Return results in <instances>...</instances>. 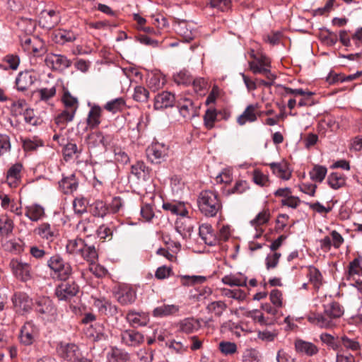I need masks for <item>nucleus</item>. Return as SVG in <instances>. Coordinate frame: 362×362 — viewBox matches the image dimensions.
Segmentation results:
<instances>
[{"label":"nucleus","mask_w":362,"mask_h":362,"mask_svg":"<svg viewBox=\"0 0 362 362\" xmlns=\"http://www.w3.org/2000/svg\"><path fill=\"white\" fill-rule=\"evenodd\" d=\"M66 252L73 256H80L89 263V271L96 277H102L106 269L96 264L98 255L93 245L87 244L81 238L69 240L66 245Z\"/></svg>","instance_id":"f257e3e1"},{"label":"nucleus","mask_w":362,"mask_h":362,"mask_svg":"<svg viewBox=\"0 0 362 362\" xmlns=\"http://www.w3.org/2000/svg\"><path fill=\"white\" fill-rule=\"evenodd\" d=\"M344 308L338 302L334 301L324 305L322 313L309 314L308 320L320 328H332L336 326L337 320L344 315Z\"/></svg>","instance_id":"f03ea898"},{"label":"nucleus","mask_w":362,"mask_h":362,"mask_svg":"<svg viewBox=\"0 0 362 362\" xmlns=\"http://www.w3.org/2000/svg\"><path fill=\"white\" fill-rule=\"evenodd\" d=\"M249 54L252 59V61L249 62V66L252 73L255 74H262L265 76L268 80L264 81L262 79H257V86H264L266 87H270L276 79V75L272 74L270 70V59L262 53H255L253 49L250 52Z\"/></svg>","instance_id":"7ed1b4c3"},{"label":"nucleus","mask_w":362,"mask_h":362,"mask_svg":"<svg viewBox=\"0 0 362 362\" xmlns=\"http://www.w3.org/2000/svg\"><path fill=\"white\" fill-rule=\"evenodd\" d=\"M197 204L199 211L206 216H214L221 209V202L214 192L205 190L200 192Z\"/></svg>","instance_id":"20e7f679"},{"label":"nucleus","mask_w":362,"mask_h":362,"mask_svg":"<svg viewBox=\"0 0 362 362\" xmlns=\"http://www.w3.org/2000/svg\"><path fill=\"white\" fill-rule=\"evenodd\" d=\"M47 266L62 280L68 279L72 272L71 265L59 255L51 257L47 261Z\"/></svg>","instance_id":"39448f33"},{"label":"nucleus","mask_w":362,"mask_h":362,"mask_svg":"<svg viewBox=\"0 0 362 362\" xmlns=\"http://www.w3.org/2000/svg\"><path fill=\"white\" fill-rule=\"evenodd\" d=\"M39 336V327L33 322L28 321L21 328L19 341L21 344L30 346L36 341Z\"/></svg>","instance_id":"423d86ee"},{"label":"nucleus","mask_w":362,"mask_h":362,"mask_svg":"<svg viewBox=\"0 0 362 362\" xmlns=\"http://www.w3.org/2000/svg\"><path fill=\"white\" fill-rule=\"evenodd\" d=\"M10 267L14 275L21 281H27L33 278V273L30 264L13 259L10 262Z\"/></svg>","instance_id":"0eeeda50"},{"label":"nucleus","mask_w":362,"mask_h":362,"mask_svg":"<svg viewBox=\"0 0 362 362\" xmlns=\"http://www.w3.org/2000/svg\"><path fill=\"white\" fill-rule=\"evenodd\" d=\"M45 63L52 69L62 71L71 65V62L66 56L49 53L46 56Z\"/></svg>","instance_id":"6e6552de"},{"label":"nucleus","mask_w":362,"mask_h":362,"mask_svg":"<svg viewBox=\"0 0 362 362\" xmlns=\"http://www.w3.org/2000/svg\"><path fill=\"white\" fill-rule=\"evenodd\" d=\"M78 292V286L74 281L63 282L55 290L56 296L60 300H69Z\"/></svg>","instance_id":"1a4fd4ad"},{"label":"nucleus","mask_w":362,"mask_h":362,"mask_svg":"<svg viewBox=\"0 0 362 362\" xmlns=\"http://www.w3.org/2000/svg\"><path fill=\"white\" fill-rule=\"evenodd\" d=\"M168 153V146L158 142L152 144L146 149L148 158L152 163H160L167 156Z\"/></svg>","instance_id":"9d476101"},{"label":"nucleus","mask_w":362,"mask_h":362,"mask_svg":"<svg viewBox=\"0 0 362 362\" xmlns=\"http://www.w3.org/2000/svg\"><path fill=\"white\" fill-rule=\"evenodd\" d=\"M60 14L57 10H44L41 12L39 18V25L44 28L51 29L60 21Z\"/></svg>","instance_id":"9b49d317"},{"label":"nucleus","mask_w":362,"mask_h":362,"mask_svg":"<svg viewBox=\"0 0 362 362\" xmlns=\"http://www.w3.org/2000/svg\"><path fill=\"white\" fill-rule=\"evenodd\" d=\"M344 242V240L341 235L334 230L330 233V236L327 235L320 240V246L323 251L328 252L331 250L332 246L335 249H339Z\"/></svg>","instance_id":"f8f14e48"},{"label":"nucleus","mask_w":362,"mask_h":362,"mask_svg":"<svg viewBox=\"0 0 362 362\" xmlns=\"http://www.w3.org/2000/svg\"><path fill=\"white\" fill-rule=\"evenodd\" d=\"M177 104L180 115L185 118L194 117L197 115V107L193 102L184 95H179L177 99Z\"/></svg>","instance_id":"ddd939ff"},{"label":"nucleus","mask_w":362,"mask_h":362,"mask_svg":"<svg viewBox=\"0 0 362 362\" xmlns=\"http://www.w3.org/2000/svg\"><path fill=\"white\" fill-rule=\"evenodd\" d=\"M36 310L49 321L54 320L57 315V310L49 298H40L37 302Z\"/></svg>","instance_id":"4468645a"},{"label":"nucleus","mask_w":362,"mask_h":362,"mask_svg":"<svg viewBox=\"0 0 362 362\" xmlns=\"http://www.w3.org/2000/svg\"><path fill=\"white\" fill-rule=\"evenodd\" d=\"M57 351L62 358L71 362L81 354L78 347L71 343L61 342L57 346Z\"/></svg>","instance_id":"2eb2a0df"},{"label":"nucleus","mask_w":362,"mask_h":362,"mask_svg":"<svg viewBox=\"0 0 362 362\" xmlns=\"http://www.w3.org/2000/svg\"><path fill=\"white\" fill-rule=\"evenodd\" d=\"M121 341L127 346L135 347L144 341V337L134 329H126L121 333Z\"/></svg>","instance_id":"dca6fc26"},{"label":"nucleus","mask_w":362,"mask_h":362,"mask_svg":"<svg viewBox=\"0 0 362 362\" xmlns=\"http://www.w3.org/2000/svg\"><path fill=\"white\" fill-rule=\"evenodd\" d=\"M20 40L23 49L28 53L37 54L42 49V42L37 37L25 35L21 37Z\"/></svg>","instance_id":"f3484780"},{"label":"nucleus","mask_w":362,"mask_h":362,"mask_svg":"<svg viewBox=\"0 0 362 362\" xmlns=\"http://www.w3.org/2000/svg\"><path fill=\"white\" fill-rule=\"evenodd\" d=\"M37 80L35 73L30 71H25L19 73L16 79V84L18 90L23 91L30 88Z\"/></svg>","instance_id":"a211bd4d"},{"label":"nucleus","mask_w":362,"mask_h":362,"mask_svg":"<svg viewBox=\"0 0 362 362\" xmlns=\"http://www.w3.org/2000/svg\"><path fill=\"white\" fill-rule=\"evenodd\" d=\"M127 321L133 327L146 326L149 322L148 314L144 312L129 310L126 316Z\"/></svg>","instance_id":"6ab92c4d"},{"label":"nucleus","mask_w":362,"mask_h":362,"mask_svg":"<svg viewBox=\"0 0 362 362\" xmlns=\"http://www.w3.org/2000/svg\"><path fill=\"white\" fill-rule=\"evenodd\" d=\"M175 95L168 91H163L158 93L154 98V108L156 110H161L172 107L175 102Z\"/></svg>","instance_id":"aec40b11"},{"label":"nucleus","mask_w":362,"mask_h":362,"mask_svg":"<svg viewBox=\"0 0 362 362\" xmlns=\"http://www.w3.org/2000/svg\"><path fill=\"white\" fill-rule=\"evenodd\" d=\"M258 108L257 103L247 105L243 112L238 117V123L240 125H244L247 122H255L257 119V111Z\"/></svg>","instance_id":"412c9836"},{"label":"nucleus","mask_w":362,"mask_h":362,"mask_svg":"<svg viewBox=\"0 0 362 362\" xmlns=\"http://www.w3.org/2000/svg\"><path fill=\"white\" fill-rule=\"evenodd\" d=\"M86 334L94 341L105 339L107 337L104 325L99 322H95L87 327Z\"/></svg>","instance_id":"4be33fe9"},{"label":"nucleus","mask_w":362,"mask_h":362,"mask_svg":"<svg viewBox=\"0 0 362 362\" xmlns=\"http://www.w3.org/2000/svg\"><path fill=\"white\" fill-rule=\"evenodd\" d=\"M295 347L298 352L304 354L308 356L316 355L318 351V347L310 341L302 339H297L295 342Z\"/></svg>","instance_id":"5701e85b"},{"label":"nucleus","mask_w":362,"mask_h":362,"mask_svg":"<svg viewBox=\"0 0 362 362\" xmlns=\"http://www.w3.org/2000/svg\"><path fill=\"white\" fill-rule=\"evenodd\" d=\"M117 301L122 305L133 303L136 298L135 291L129 287L122 288L117 293Z\"/></svg>","instance_id":"b1692460"},{"label":"nucleus","mask_w":362,"mask_h":362,"mask_svg":"<svg viewBox=\"0 0 362 362\" xmlns=\"http://www.w3.org/2000/svg\"><path fill=\"white\" fill-rule=\"evenodd\" d=\"M272 173L278 177L288 180L291 176V171L286 163H272L269 164Z\"/></svg>","instance_id":"393cba45"},{"label":"nucleus","mask_w":362,"mask_h":362,"mask_svg":"<svg viewBox=\"0 0 362 362\" xmlns=\"http://www.w3.org/2000/svg\"><path fill=\"white\" fill-rule=\"evenodd\" d=\"M12 301L17 311H28L31 308V300L25 293H16L13 296Z\"/></svg>","instance_id":"a878e982"},{"label":"nucleus","mask_w":362,"mask_h":362,"mask_svg":"<svg viewBox=\"0 0 362 362\" xmlns=\"http://www.w3.org/2000/svg\"><path fill=\"white\" fill-rule=\"evenodd\" d=\"M93 306L99 313L104 315H113L117 310L116 307L104 298H94Z\"/></svg>","instance_id":"bb28decb"},{"label":"nucleus","mask_w":362,"mask_h":362,"mask_svg":"<svg viewBox=\"0 0 362 362\" xmlns=\"http://www.w3.org/2000/svg\"><path fill=\"white\" fill-rule=\"evenodd\" d=\"M131 173L137 180L146 181L150 177V169L143 162H137L132 165Z\"/></svg>","instance_id":"cd10ccee"},{"label":"nucleus","mask_w":362,"mask_h":362,"mask_svg":"<svg viewBox=\"0 0 362 362\" xmlns=\"http://www.w3.org/2000/svg\"><path fill=\"white\" fill-rule=\"evenodd\" d=\"M112 137L110 135H104L101 132H96L89 136V144L94 146H101L106 149L111 144Z\"/></svg>","instance_id":"c85d7f7f"},{"label":"nucleus","mask_w":362,"mask_h":362,"mask_svg":"<svg viewBox=\"0 0 362 362\" xmlns=\"http://www.w3.org/2000/svg\"><path fill=\"white\" fill-rule=\"evenodd\" d=\"M59 186L64 194H71L78 187V182L74 175L63 177L59 182Z\"/></svg>","instance_id":"c756f323"},{"label":"nucleus","mask_w":362,"mask_h":362,"mask_svg":"<svg viewBox=\"0 0 362 362\" xmlns=\"http://www.w3.org/2000/svg\"><path fill=\"white\" fill-rule=\"evenodd\" d=\"M22 165L16 163L12 165L7 172L6 180L11 187H16L20 180Z\"/></svg>","instance_id":"7c9ffc66"},{"label":"nucleus","mask_w":362,"mask_h":362,"mask_svg":"<svg viewBox=\"0 0 362 362\" xmlns=\"http://www.w3.org/2000/svg\"><path fill=\"white\" fill-rule=\"evenodd\" d=\"M35 232L42 239L48 241H52L56 236V231L53 227L47 223L40 224L35 230Z\"/></svg>","instance_id":"2f4dec72"},{"label":"nucleus","mask_w":362,"mask_h":362,"mask_svg":"<svg viewBox=\"0 0 362 362\" xmlns=\"http://www.w3.org/2000/svg\"><path fill=\"white\" fill-rule=\"evenodd\" d=\"M199 234L205 244L213 245L216 244L217 240L212 233L211 227L208 224H202L199 226Z\"/></svg>","instance_id":"473e14b6"},{"label":"nucleus","mask_w":362,"mask_h":362,"mask_svg":"<svg viewBox=\"0 0 362 362\" xmlns=\"http://www.w3.org/2000/svg\"><path fill=\"white\" fill-rule=\"evenodd\" d=\"M16 25L18 29L25 34V35H31L36 28V23L31 18H21L18 20Z\"/></svg>","instance_id":"72a5a7b5"},{"label":"nucleus","mask_w":362,"mask_h":362,"mask_svg":"<svg viewBox=\"0 0 362 362\" xmlns=\"http://www.w3.org/2000/svg\"><path fill=\"white\" fill-rule=\"evenodd\" d=\"M327 183L334 189H338L346 184V177L338 172L332 173L327 177Z\"/></svg>","instance_id":"f704fd0d"},{"label":"nucleus","mask_w":362,"mask_h":362,"mask_svg":"<svg viewBox=\"0 0 362 362\" xmlns=\"http://www.w3.org/2000/svg\"><path fill=\"white\" fill-rule=\"evenodd\" d=\"M102 110L98 105H93L88 115L87 124L90 128H95L100 123Z\"/></svg>","instance_id":"c9c22d12"},{"label":"nucleus","mask_w":362,"mask_h":362,"mask_svg":"<svg viewBox=\"0 0 362 362\" xmlns=\"http://www.w3.org/2000/svg\"><path fill=\"white\" fill-rule=\"evenodd\" d=\"M44 215V208L39 204H33L26 207L25 216L33 221H37Z\"/></svg>","instance_id":"e433bc0d"},{"label":"nucleus","mask_w":362,"mask_h":362,"mask_svg":"<svg viewBox=\"0 0 362 362\" xmlns=\"http://www.w3.org/2000/svg\"><path fill=\"white\" fill-rule=\"evenodd\" d=\"M179 327L181 332L190 334L198 330L200 324L194 318H186L180 322Z\"/></svg>","instance_id":"4c0bfd02"},{"label":"nucleus","mask_w":362,"mask_h":362,"mask_svg":"<svg viewBox=\"0 0 362 362\" xmlns=\"http://www.w3.org/2000/svg\"><path fill=\"white\" fill-rule=\"evenodd\" d=\"M178 311V307L175 305H162L156 308L153 315L156 317H163L174 314Z\"/></svg>","instance_id":"58836bf2"},{"label":"nucleus","mask_w":362,"mask_h":362,"mask_svg":"<svg viewBox=\"0 0 362 362\" xmlns=\"http://www.w3.org/2000/svg\"><path fill=\"white\" fill-rule=\"evenodd\" d=\"M74 115V111L64 110L55 117V123L60 129H63L69 122L73 120Z\"/></svg>","instance_id":"ea45409f"},{"label":"nucleus","mask_w":362,"mask_h":362,"mask_svg":"<svg viewBox=\"0 0 362 362\" xmlns=\"http://www.w3.org/2000/svg\"><path fill=\"white\" fill-rule=\"evenodd\" d=\"M21 141L25 151H35L37 148L43 146L42 141L36 136L32 138L21 137Z\"/></svg>","instance_id":"a19ab883"},{"label":"nucleus","mask_w":362,"mask_h":362,"mask_svg":"<svg viewBox=\"0 0 362 362\" xmlns=\"http://www.w3.org/2000/svg\"><path fill=\"white\" fill-rule=\"evenodd\" d=\"M126 106L125 100L123 98H117L108 101L104 106V108L112 113L120 112L124 110Z\"/></svg>","instance_id":"79ce46f5"},{"label":"nucleus","mask_w":362,"mask_h":362,"mask_svg":"<svg viewBox=\"0 0 362 362\" xmlns=\"http://www.w3.org/2000/svg\"><path fill=\"white\" fill-rule=\"evenodd\" d=\"M13 222L7 215H0V235L7 236L13 229Z\"/></svg>","instance_id":"37998d69"},{"label":"nucleus","mask_w":362,"mask_h":362,"mask_svg":"<svg viewBox=\"0 0 362 362\" xmlns=\"http://www.w3.org/2000/svg\"><path fill=\"white\" fill-rule=\"evenodd\" d=\"M163 209L170 211L173 214L181 216H186L188 214L185 205L182 203H163Z\"/></svg>","instance_id":"c03bdc74"},{"label":"nucleus","mask_w":362,"mask_h":362,"mask_svg":"<svg viewBox=\"0 0 362 362\" xmlns=\"http://www.w3.org/2000/svg\"><path fill=\"white\" fill-rule=\"evenodd\" d=\"M90 211L95 216L104 217L109 213V208L102 200H96L90 206Z\"/></svg>","instance_id":"a18cd8bd"},{"label":"nucleus","mask_w":362,"mask_h":362,"mask_svg":"<svg viewBox=\"0 0 362 362\" xmlns=\"http://www.w3.org/2000/svg\"><path fill=\"white\" fill-rule=\"evenodd\" d=\"M308 277L315 288L318 289L322 284V276L320 272L314 267L308 269Z\"/></svg>","instance_id":"49530a36"},{"label":"nucleus","mask_w":362,"mask_h":362,"mask_svg":"<svg viewBox=\"0 0 362 362\" xmlns=\"http://www.w3.org/2000/svg\"><path fill=\"white\" fill-rule=\"evenodd\" d=\"M327 170L325 166L315 165L310 171V179L316 182H322L325 179Z\"/></svg>","instance_id":"de8ad7c7"},{"label":"nucleus","mask_w":362,"mask_h":362,"mask_svg":"<svg viewBox=\"0 0 362 362\" xmlns=\"http://www.w3.org/2000/svg\"><path fill=\"white\" fill-rule=\"evenodd\" d=\"M356 274L362 276V257L355 258L348 267L347 275L349 277Z\"/></svg>","instance_id":"09e8293b"},{"label":"nucleus","mask_w":362,"mask_h":362,"mask_svg":"<svg viewBox=\"0 0 362 362\" xmlns=\"http://www.w3.org/2000/svg\"><path fill=\"white\" fill-rule=\"evenodd\" d=\"M194 92L199 95H204L208 90V82L204 78L192 79V83Z\"/></svg>","instance_id":"8fccbe9b"},{"label":"nucleus","mask_w":362,"mask_h":362,"mask_svg":"<svg viewBox=\"0 0 362 362\" xmlns=\"http://www.w3.org/2000/svg\"><path fill=\"white\" fill-rule=\"evenodd\" d=\"M175 30L186 41H189L194 37L192 30L189 28V25L185 21L179 22L175 27Z\"/></svg>","instance_id":"3c124183"},{"label":"nucleus","mask_w":362,"mask_h":362,"mask_svg":"<svg viewBox=\"0 0 362 362\" xmlns=\"http://www.w3.org/2000/svg\"><path fill=\"white\" fill-rule=\"evenodd\" d=\"M55 37L57 42L65 43L74 41L76 39V35L71 30H59L56 33Z\"/></svg>","instance_id":"603ef678"},{"label":"nucleus","mask_w":362,"mask_h":362,"mask_svg":"<svg viewBox=\"0 0 362 362\" xmlns=\"http://www.w3.org/2000/svg\"><path fill=\"white\" fill-rule=\"evenodd\" d=\"M62 101L66 107V110H68V111H74V114H76L78 106L76 98L72 96L71 93L67 91L64 93Z\"/></svg>","instance_id":"864d4df0"},{"label":"nucleus","mask_w":362,"mask_h":362,"mask_svg":"<svg viewBox=\"0 0 362 362\" xmlns=\"http://www.w3.org/2000/svg\"><path fill=\"white\" fill-rule=\"evenodd\" d=\"M174 81L178 85L188 86L191 84L192 78L186 70H182L173 76Z\"/></svg>","instance_id":"5fc2aeb1"},{"label":"nucleus","mask_w":362,"mask_h":362,"mask_svg":"<svg viewBox=\"0 0 362 362\" xmlns=\"http://www.w3.org/2000/svg\"><path fill=\"white\" fill-rule=\"evenodd\" d=\"M270 214L269 210H263L259 212L257 216L250 221V224L256 228L268 222Z\"/></svg>","instance_id":"6e6d98bb"},{"label":"nucleus","mask_w":362,"mask_h":362,"mask_svg":"<svg viewBox=\"0 0 362 362\" xmlns=\"http://www.w3.org/2000/svg\"><path fill=\"white\" fill-rule=\"evenodd\" d=\"M252 180L256 185L262 187L267 186L269 180L267 175H264L261 170L256 169L252 173Z\"/></svg>","instance_id":"4d7b16f0"},{"label":"nucleus","mask_w":362,"mask_h":362,"mask_svg":"<svg viewBox=\"0 0 362 362\" xmlns=\"http://www.w3.org/2000/svg\"><path fill=\"white\" fill-rule=\"evenodd\" d=\"M4 62L8 65L6 67H3V65H1L0 66L4 69L6 70L9 68L12 70H16L20 64V59L18 55L8 54L4 58Z\"/></svg>","instance_id":"13d9d810"},{"label":"nucleus","mask_w":362,"mask_h":362,"mask_svg":"<svg viewBox=\"0 0 362 362\" xmlns=\"http://www.w3.org/2000/svg\"><path fill=\"white\" fill-rule=\"evenodd\" d=\"M320 339L322 342L327 346L332 348L333 350H337L339 347V344L337 341L336 338L327 333H322L320 336Z\"/></svg>","instance_id":"bf43d9fd"},{"label":"nucleus","mask_w":362,"mask_h":362,"mask_svg":"<svg viewBox=\"0 0 362 362\" xmlns=\"http://www.w3.org/2000/svg\"><path fill=\"white\" fill-rule=\"evenodd\" d=\"M149 96V93L144 86H139L134 88L133 98L137 102H146Z\"/></svg>","instance_id":"052dcab7"},{"label":"nucleus","mask_w":362,"mask_h":362,"mask_svg":"<svg viewBox=\"0 0 362 362\" xmlns=\"http://www.w3.org/2000/svg\"><path fill=\"white\" fill-rule=\"evenodd\" d=\"M11 148L10 137L5 134H0V156L10 152Z\"/></svg>","instance_id":"680f3d73"},{"label":"nucleus","mask_w":362,"mask_h":362,"mask_svg":"<svg viewBox=\"0 0 362 362\" xmlns=\"http://www.w3.org/2000/svg\"><path fill=\"white\" fill-rule=\"evenodd\" d=\"M246 281H247V278L242 274H239L238 276H233V275L228 276V285L230 286H238V287L245 286Z\"/></svg>","instance_id":"e2e57ef3"},{"label":"nucleus","mask_w":362,"mask_h":362,"mask_svg":"<svg viewBox=\"0 0 362 362\" xmlns=\"http://www.w3.org/2000/svg\"><path fill=\"white\" fill-rule=\"evenodd\" d=\"M107 206L109 208V213H119L124 207V202L120 197H115Z\"/></svg>","instance_id":"0e129e2a"},{"label":"nucleus","mask_w":362,"mask_h":362,"mask_svg":"<svg viewBox=\"0 0 362 362\" xmlns=\"http://www.w3.org/2000/svg\"><path fill=\"white\" fill-rule=\"evenodd\" d=\"M341 339L343 346L347 349H350L354 351L361 349L359 342L355 339H349L346 336L341 337Z\"/></svg>","instance_id":"69168bd1"},{"label":"nucleus","mask_w":362,"mask_h":362,"mask_svg":"<svg viewBox=\"0 0 362 362\" xmlns=\"http://www.w3.org/2000/svg\"><path fill=\"white\" fill-rule=\"evenodd\" d=\"M129 358L128 354L120 349H113L112 350L111 358L114 362H126Z\"/></svg>","instance_id":"338daca9"},{"label":"nucleus","mask_w":362,"mask_h":362,"mask_svg":"<svg viewBox=\"0 0 362 362\" xmlns=\"http://www.w3.org/2000/svg\"><path fill=\"white\" fill-rule=\"evenodd\" d=\"M164 85V79L160 75H153L148 80V86L153 91L161 88Z\"/></svg>","instance_id":"774afa93"}]
</instances>
